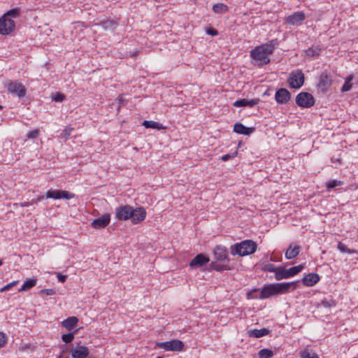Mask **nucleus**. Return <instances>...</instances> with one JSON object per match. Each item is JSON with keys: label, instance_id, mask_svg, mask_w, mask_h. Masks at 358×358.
Segmentation results:
<instances>
[{"label": "nucleus", "instance_id": "c756f323", "mask_svg": "<svg viewBox=\"0 0 358 358\" xmlns=\"http://www.w3.org/2000/svg\"><path fill=\"white\" fill-rule=\"evenodd\" d=\"M20 8H14L8 11H7L5 14H3V17L6 18H17L20 17Z\"/></svg>", "mask_w": 358, "mask_h": 358}, {"label": "nucleus", "instance_id": "37998d69", "mask_svg": "<svg viewBox=\"0 0 358 358\" xmlns=\"http://www.w3.org/2000/svg\"><path fill=\"white\" fill-rule=\"evenodd\" d=\"M169 345H170V341H166V342H162V343H157V345L159 348L164 349L166 351H170L171 346Z\"/></svg>", "mask_w": 358, "mask_h": 358}, {"label": "nucleus", "instance_id": "423d86ee", "mask_svg": "<svg viewBox=\"0 0 358 358\" xmlns=\"http://www.w3.org/2000/svg\"><path fill=\"white\" fill-rule=\"evenodd\" d=\"M313 96L306 92H302L296 96V103L301 108H308L315 104Z\"/></svg>", "mask_w": 358, "mask_h": 358}, {"label": "nucleus", "instance_id": "dca6fc26", "mask_svg": "<svg viewBox=\"0 0 358 358\" xmlns=\"http://www.w3.org/2000/svg\"><path fill=\"white\" fill-rule=\"evenodd\" d=\"M210 261L209 258L203 254L197 255L189 263L192 268H198L202 266Z\"/></svg>", "mask_w": 358, "mask_h": 358}, {"label": "nucleus", "instance_id": "39448f33", "mask_svg": "<svg viewBox=\"0 0 358 358\" xmlns=\"http://www.w3.org/2000/svg\"><path fill=\"white\" fill-rule=\"evenodd\" d=\"M304 74L300 69L292 71L289 76L287 83L291 88L299 89L304 83Z\"/></svg>", "mask_w": 358, "mask_h": 358}, {"label": "nucleus", "instance_id": "9b49d317", "mask_svg": "<svg viewBox=\"0 0 358 358\" xmlns=\"http://www.w3.org/2000/svg\"><path fill=\"white\" fill-rule=\"evenodd\" d=\"M332 84L331 78L327 72L320 74L317 87L322 92L326 93Z\"/></svg>", "mask_w": 358, "mask_h": 358}, {"label": "nucleus", "instance_id": "ea45409f", "mask_svg": "<svg viewBox=\"0 0 358 358\" xmlns=\"http://www.w3.org/2000/svg\"><path fill=\"white\" fill-rule=\"evenodd\" d=\"M73 338H74L73 333L63 334L62 336V341L66 343H71L73 340Z\"/></svg>", "mask_w": 358, "mask_h": 358}, {"label": "nucleus", "instance_id": "f03ea898", "mask_svg": "<svg viewBox=\"0 0 358 358\" xmlns=\"http://www.w3.org/2000/svg\"><path fill=\"white\" fill-rule=\"evenodd\" d=\"M146 211L143 207L134 208L129 205L121 206L115 209V218L117 220H130L134 224L145 220Z\"/></svg>", "mask_w": 358, "mask_h": 358}, {"label": "nucleus", "instance_id": "49530a36", "mask_svg": "<svg viewBox=\"0 0 358 358\" xmlns=\"http://www.w3.org/2000/svg\"><path fill=\"white\" fill-rule=\"evenodd\" d=\"M56 275H57L58 280L61 282H64L67 278L66 275H63L60 273H57Z\"/></svg>", "mask_w": 358, "mask_h": 358}, {"label": "nucleus", "instance_id": "a211bd4d", "mask_svg": "<svg viewBox=\"0 0 358 358\" xmlns=\"http://www.w3.org/2000/svg\"><path fill=\"white\" fill-rule=\"evenodd\" d=\"M254 131V127H247L240 122H237L234 125V131L239 134L250 135Z\"/></svg>", "mask_w": 358, "mask_h": 358}, {"label": "nucleus", "instance_id": "13d9d810", "mask_svg": "<svg viewBox=\"0 0 358 358\" xmlns=\"http://www.w3.org/2000/svg\"><path fill=\"white\" fill-rule=\"evenodd\" d=\"M3 109V106L0 105V110Z\"/></svg>", "mask_w": 358, "mask_h": 358}, {"label": "nucleus", "instance_id": "72a5a7b5", "mask_svg": "<svg viewBox=\"0 0 358 358\" xmlns=\"http://www.w3.org/2000/svg\"><path fill=\"white\" fill-rule=\"evenodd\" d=\"M303 266L301 264L299 266H293L289 269H287L289 278L292 276H294L295 275L301 272L303 270Z\"/></svg>", "mask_w": 358, "mask_h": 358}, {"label": "nucleus", "instance_id": "2f4dec72", "mask_svg": "<svg viewBox=\"0 0 358 358\" xmlns=\"http://www.w3.org/2000/svg\"><path fill=\"white\" fill-rule=\"evenodd\" d=\"M273 355V350L266 348L262 349L258 352L259 358H271Z\"/></svg>", "mask_w": 358, "mask_h": 358}, {"label": "nucleus", "instance_id": "412c9836", "mask_svg": "<svg viewBox=\"0 0 358 358\" xmlns=\"http://www.w3.org/2000/svg\"><path fill=\"white\" fill-rule=\"evenodd\" d=\"M78 322V317L75 316L69 317L62 322V327H65L68 331L73 329Z\"/></svg>", "mask_w": 358, "mask_h": 358}, {"label": "nucleus", "instance_id": "f3484780", "mask_svg": "<svg viewBox=\"0 0 358 358\" xmlns=\"http://www.w3.org/2000/svg\"><path fill=\"white\" fill-rule=\"evenodd\" d=\"M320 279L318 274L315 273H310L303 278L302 282L305 286L313 287L319 282Z\"/></svg>", "mask_w": 358, "mask_h": 358}, {"label": "nucleus", "instance_id": "cd10ccee", "mask_svg": "<svg viewBox=\"0 0 358 358\" xmlns=\"http://www.w3.org/2000/svg\"><path fill=\"white\" fill-rule=\"evenodd\" d=\"M169 345L171 346L170 351L180 352V351H182L184 348V344L180 340L170 341Z\"/></svg>", "mask_w": 358, "mask_h": 358}, {"label": "nucleus", "instance_id": "09e8293b", "mask_svg": "<svg viewBox=\"0 0 358 358\" xmlns=\"http://www.w3.org/2000/svg\"><path fill=\"white\" fill-rule=\"evenodd\" d=\"M18 282H19V280H15V281H13L7 284L6 285H5L6 289H8V290L10 289L12 287H13L14 286L17 285Z\"/></svg>", "mask_w": 358, "mask_h": 358}, {"label": "nucleus", "instance_id": "864d4df0", "mask_svg": "<svg viewBox=\"0 0 358 358\" xmlns=\"http://www.w3.org/2000/svg\"><path fill=\"white\" fill-rule=\"evenodd\" d=\"M32 203H31V202H28V201H27V202L22 203L20 205H21V206H22V207H27V206H30V205H31V204H32Z\"/></svg>", "mask_w": 358, "mask_h": 358}, {"label": "nucleus", "instance_id": "bf43d9fd", "mask_svg": "<svg viewBox=\"0 0 358 358\" xmlns=\"http://www.w3.org/2000/svg\"><path fill=\"white\" fill-rule=\"evenodd\" d=\"M58 358H66V357H64L60 356V357H59Z\"/></svg>", "mask_w": 358, "mask_h": 358}, {"label": "nucleus", "instance_id": "b1692460", "mask_svg": "<svg viewBox=\"0 0 358 358\" xmlns=\"http://www.w3.org/2000/svg\"><path fill=\"white\" fill-rule=\"evenodd\" d=\"M269 333V330L266 328L261 329H255L249 331V336L253 338H260L267 335Z\"/></svg>", "mask_w": 358, "mask_h": 358}, {"label": "nucleus", "instance_id": "4c0bfd02", "mask_svg": "<svg viewBox=\"0 0 358 358\" xmlns=\"http://www.w3.org/2000/svg\"><path fill=\"white\" fill-rule=\"evenodd\" d=\"M301 358H319L317 354L304 350L301 353Z\"/></svg>", "mask_w": 358, "mask_h": 358}, {"label": "nucleus", "instance_id": "2eb2a0df", "mask_svg": "<svg viewBox=\"0 0 358 358\" xmlns=\"http://www.w3.org/2000/svg\"><path fill=\"white\" fill-rule=\"evenodd\" d=\"M305 18L306 16L303 12H295L286 18V22L289 24L296 25L300 24Z\"/></svg>", "mask_w": 358, "mask_h": 358}, {"label": "nucleus", "instance_id": "4be33fe9", "mask_svg": "<svg viewBox=\"0 0 358 358\" xmlns=\"http://www.w3.org/2000/svg\"><path fill=\"white\" fill-rule=\"evenodd\" d=\"M209 268L211 270H215L216 271H222L224 270H229L230 266L229 264L223 263V264H217L215 262H212L209 264Z\"/></svg>", "mask_w": 358, "mask_h": 358}, {"label": "nucleus", "instance_id": "603ef678", "mask_svg": "<svg viewBox=\"0 0 358 358\" xmlns=\"http://www.w3.org/2000/svg\"><path fill=\"white\" fill-rule=\"evenodd\" d=\"M114 24L112 21H107L103 23V26L105 28H109L110 26H113Z\"/></svg>", "mask_w": 358, "mask_h": 358}, {"label": "nucleus", "instance_id": "f704fd0d", "mask_svg": "<svg viewBox=\"0 0 358 358\" xmlns=\"http://www.w3.org/2000/svg\"><path fill=\"white\" fill-rule=\"evenodd\" d=\"M337 248L341 252L348 253V254H353L356 253V251L354 250L349 249L344 243L339 242L337 245Z\"/></svg>", "mask_w": 358, "mask_h": 358}, {"label": "nucleus", "instance_id": "c9c22d12", "mask_svg": "<svg viewBox=\"0 0 358 358\" xmlns=\"http://www.w3.org/2000/svg\"><path fill=\"white\" fill-rule=\"evenodd\" d=\"M262 271H267V272H273L275 274L276 273L278 267H275L274 264H266L262 267Z\"/></svg>", "mask_w": 358, "mask_h": 358}, {"label": "nucleus", "instance_id": "c85d7f7f", "mask_svg": "<svg viewBox=\"0 0 358 358\" xmlns=\"http://www.w3.org/2000/svg\"><path fill=\"white\" fill-rule=\"evenodd\" d=\"M213 10L217 14H222L228 11V6L222 3L213 5Z\"/></svg>", "mask_w": 358, "mask_h": 358}, {"label": "nucleus", "instance_id": "58836bf2", "mask_svg": "<svg viewBox=\"0 0 358 358\" xmlns=\"http://www.w3.org/2000/svg\"><path fill=\"white\" fill-rule=\"evenodd\" d=\"M248 299H259V293L258 289H254L247 293Z\"/></svg>", "mask_w": 358, "mask_h": 358}, {"label": "nucleus", "instance_id": "6ab92c4d", "mask_svg": "<svg viewBox=\"0 0 358 358\" xmlns=\"http://www.w3.org/2000/svg\"><path fill=\"white\" fill-rule=\"evenodd\" d=\"M259 99H251V100L242 99L236 101L234 103V106L236 107L248 106V107L252 108V107L255 106V105H257L259 103Z\"/></svg>", "mask_w": 358, "mask_h": 358}, {"label": "nucleus", "instance_id": "4d7b16f0", "mask_svg": "<svg viewBox=\"0 0 358 358\" xmlns=\"http://www.w3.org/2000/svg\"><path fill=\"white\" fill-rule=\"evenodd\" d=\"M3 264V260L0 259V266Z\"/></svg>", "mask_w": 358, "mask_h": 358}, {"label": "nucleus", "instance_id": "bb28decb", "mask_svg": "<svg viewBox=\"0 0 358 358\" xmlns=\"http://www.w3.org/2000/svg\"><path fill=\"white\" fill-rule=\"evenodd\" d=\"M143 125L145 128L156 129L157 130L164 129V127L162 124L152 120H144L143 122Z\"/></svg>", "mask_w": 358, "mask_h": 358}, {"label": "nucleus", "instance_id": "4468645a", "mask_svg": "<svg viewBox=\"0 0 358 358\" xmlns=\"http://www.w3.org/2000/svg\"><path fill=\"white\" fill-rule=\"evenodd\" d=\"M291 99L290 92L285 88H280L275 94V99L278 103L286 104Z\"/></svg>", "mask_w": 358, "mask_h": 358}, {"label": "nucleus", "instance_id": "de8ad7c7", "mask_svg": "<svg viewBox=\"0 0 358 358\" xmlns=\"http://www.w3.org/2000/svg\"><path fill=\"white\" fill-rule=\"evenodd\" d=\"M237 154L236 152H235L234 153H233L232 155H229V154H227V155H224L222 157V160L223 162H227L228 161L229 159H231V157H233L234 156H235Z\"/></svg>", "mask_w": 358, "mask_h": 358}, {"label": "nucleus", "instance_id": "79ce46f5", "mask_svg": "<svg viewBox=\"0 0 358 358\" xmlns=\"http://www.w3.org/2000/svg\"><path fill=\"white\" fill-rule=\"evenodd\" d=\"M56 292L53 289H44L39 292V294L43 296L45 294L47 296H52L55 294Z\"/></svg>", "mask_w": 358, "mask_h": 358}, {"label": "nucleus", "instance_id": "6e6552de", "mask_svg": "<svg viewBox=\"0 0 358 358\" xmlns=\"http://www.w3.org/2000/svg\"><path fill=\"white\" fill-rule=\"evenodd\" d=\"M75 196V194L65 191V190H59V189H49L45 193V197L47 199H71Z\"/></svg>", "mask_w": 358, "mask_h": 358}, {"label": "nucleus", "instance_id": "e433bc0d", "mask_svg": "<svg viewBox=\"0 0 358 358\" xmlns=\"http://www.w3.org/2000/svg\"><path fill=\"white\" fill-rule=\"evenodd\" d=\"M343 182L340 180H332L327 182L326 187L327 189H332L337 186L341 185Z\"/></svg>", "mask_w": 358, "mask_h": 358}, {"label": "nucleus", "instance_id": "f8f14e48", "mask_svg": "<svg viewBox=\"0 0 358 358\" xmlns=\"http://www.w3.org/2000/svg\"><path fill=\"white\" fill-rule=\"evenodd\" d=\"M213 254L217 261L229 264L230 260L227 256V249L224 246L216 245L213 250Z\"/></svg>", "mask_w": 358, "mask_h": 358}, {"label": "nucleus", "instance_id": "7ed1b4c3", "mask_svg": "<svg viewBox=\"0 0 358 358\" xmlns=\"http://www.w3.org/2000/svg\"><path fill=\"white\" fill-rule=\"evenodd\" d=\"M297 283L298 281H294L266 285L259 292V299H264L271 296L288 293L290 290H294L296 288Z\"/></svg>", "mask_w": 358, "mask_h": 358}, {"label": "nucleus", "instance_id": "393cba45", "mask_svg": "<svg viewBox=\"0 0 358 358\" xmlns=\"http://www.w3.org/2000/svg\"><path fill=\"white\" fill-rule=\"evenodd\" d=\"M37 280L36 279H28L25 280L22 285V286L18 289V292L27 291L34 287L36 285Z\"/></svg>", "mask_w": 358, "mask_h": 358}, {"label": "nucleus", "instance_id": "8fccbe9b", "mask_svg": "<svg viewBox=\"0 0 358 358\" xmlns=\"http://www.w3.org/2000/svg\"><path fill=\"white\" fill-rule=\"evenodd\" d=\"M207 33L211 36H216L217 35L218 32L216 29H210L207 31Z\"/></svg>", "mask_w": 358, "mask_h": 358}, {"label": "nucleus", "instance_id": "0eeeda50", "mask_svg": "<svg viewBox=\"0 0 358 358\" xmlns=\"http://www.w3.org/2000/svg\"><path fill=\"white\" fill-rule=\"evenodd\" d=\"M6 87L9 93L15 95L19 99L24 97L27 94L25 87L17 81H8L6 84Z\"/></svg>", "mask_w": 358, "mask_h": 358}, {"label": "nucleus", "instance_id": "5701e85b", "mask_svg": "<svg viewBox=\"0 0 358 358\" xmlns=\"http://www.w3.org/2000/svg\"><path fill=\"white\" fill-rule=\"evenodd\" d=\"M322 49L320 45H313L308 48L306 51V55L310 57H315L318 56L321 52Z\"/></svg>", "mask_w": 358, "mask_h": 358}, {"label": "nucleus", "instance_id": "5fc2aeb1", "mask_svg": "<svg viewBox=\"0 0 358 358\" xmlns=\"http://www.w3.org/2000/svg\"><path fill=\"white\" fill-rule=\"evenodd\" d=\"M5 291H8V289H6V286H3V287H1L0 289V292H5Z\"/></svg>", "mask_w": 358, "mask_h": 358}, {"label": "nucleus", "instance_id": "7c9ffc66", "mask_svg": "<svg viewBox=\"0 0 358 358\" xmlns=\"http://www.w3.org/2000/svg\"><path fill=\"white\" fill-rule=\"evenodd\" d=\"M352 79H353L352 75H350L346 78L345 81L341 87L342 92H348L352 89V85L351 83V81L352 80Z\"/></svg>", "mask_w": 358, "mask_h": 358}, {"label": "nucleus", "instance_id": "a18cd8bd", "mask_svg": "<svg viewBox=\"0 0 358 358\" xmlns=\"http://www.w3.org/2000/svg\"><path fill=\"white\" fill-rule=\"evenodd\" d=\"M65 98V96L59 92H57L55 94V95L53 96V100L57 102L62 101Z\"/></svg>", "mask_w": 358, "mask_h": 358}, {"label": "nucleus", "instance_id": "3c124183", "mask_svg": "<svg viewBox=\"0 0 358 358\" xmlns=\"http://www.w3.org/2000/svg\"><path fill=\"white\" fill-rule=\"evenodd\" d=\"M44 199V196H39L36 199H33L31 203H36L38 202L41 201Z\"/></svg>", "mask_w": 358, "mask_h": 358}, {"label": "nucleus", "instance_id": "20e7f679", "mask_svg": "<svg viewBox=\"0 0 358 358\" xmlns=\"http://www.w3.org/2000/svg\"><path fill=\"white\" fill-rule=\"evenodd\" d=\"M257 245L252 240H245L241 243L231 245L230 252L232 255L243 257L253 254L257 250Z\"/></svg>", "mask_w": 358, "mask_h": 358}, {"label": "nucleus", "instance_id": "473e14b6", "mask_svg": "<svg viewBox=\"0 0 358 358\" xmlns=\"http://www.w3.org/2000/svg\"><path fill=\"white\" fill-rule=\"evenodd\" d=\"M73 131L74 129L73 127H67L61 132L59 138L65 140L69 139L71 136Z\"/></svg>", "mask_w": 358, "mask_h": 358}, {"label": "nucleus", "instance_id": "a19ab883", "mask_svg": "<svg viewBox=\"0 0 358 358\" xmlns=\"http://www.w3.org/2000/svg\"><path fill=\"white\" fill-rule=\"evenodd\" d=\"M39 134H40L39 129H34V130L28 132L27 134V137L28 138L35 139V138H38Z\"/></svg>", "mask_w": 358, "mask_h": 358}, {"label": "nucleus", "instance_id": "9d476101", "mask_svg": "<svg viewBox=\"0 0 358 358\" xmlns=\"http://www.w3.org/2000/svg\"><path fill=\"white\" fill-rule=\"evenodd\" d=\"M69 354L72 358H87L90 354L88 348L77 344L69 350Z\"/></svg>", "mask_w": 358, "mask_h": 358}, {"label": "nucleus", "instance_id": "f257e3e1", "mask_svg": "<svg viewBox=\"0 0 358 358\" xmlns=\"http://www.w3.org/2000/svg\"><path fill=\"white\" fill-rule=\"evenodd\" d=\"M276 43L275 40L262 44L255 47L250 51V56L254 64L258 66H263L270 63V55H271L275 48Z\"/></svg>", "mask_w": 358, "mask_h": 358}, {"label": "nucleus", "instance_id": "1a4fd4ad", "mask_svg": "<svg viewBox=\"0 0 358 358\" xmlns=\"http://www.w3.org/2000/svg\"><path fill=\"white\" fill-rule=\"evenodd\" d=\"M15 28V22L10 18H6L2 16L0 18V34L8 35L14 31Z\"/></svg>", "mask_w": 358, "mask_h": 358}, {"label": "nucleus", "instance_id": "6e6d98bb", "mask_svg": "<svg viewBox=\"0 0 358 358\" xmlns=\"http://www.w3.org/2000/svg\"><path fill=\"white\" fill-rule=\"evenodd\" d=\"M271 261H272V262H277V260L274 257H271Z\"/></svg>", "mask_w": 358, "mask_h": 358}, {"label": "nucleus", "instance_id": "052dcab7", "mask_svg": "<svg viewBox=\"0 0 358 358\" xmlns=\"http://www.w3.org/2000/svg\"><path fill=\"white\" fill-rule=\"evenodd\" d=\"M157 358H163V357H157Z\"/></svg>", "mask_w": 358, "mask_h": 358}, {"label": "nucleus", "instance_id": "ddd939ff", "mask_svg": "<svg viewBox=\"0 0 358 358\" xmlns=\"http://www.w3.org/2000/svg\"><path fill=\"white\" fill-rule=\"evenodd\" d=\"M110 222V215L109 213H106L103 215L101 217L94 219L91 223V226L92 228L95 229H100L105 228L106 226H108Z\"/></svg>", "mask_w": 358, "mask_h": 358}, {"label": "nucleus", "instance_id": "a878e982", "mask_svg": "<svg viewBox=\"0 0 358 358\" xmlns=\"http://www.w3.org/2000/svg\"><path fill=\"white\" fill-rule=\"evenodd\" d=\"M287 278H289L287 269H285L282 266H278L275 275V279L276 280H281L282 279Z\"/></svg>", "mask_w": 358, "mask_h": 358}, {"label": "nucleus", "instance_id": "aec40b11", "mask_svg": "<svg viewBox=\"0 0 358 358\" xmlns=\"http://www.w3.org/2000/svg\"><path fill=\"white\" fill-rule=\"evenodd\" d=\"M301 247L298 245L293 246V244H290L285 252V258L287 259H292L297 257L300 252Z\"/></svg>", "mask_w": 358, "mask_h": 358}, {"label": "nucleus", "instance_id": "c03bdc74", "mask_svg": "<svg viewBox=\"0 0 358 358\" xmlns=\"http://www.w3.org/2000/svg\"><path fill=\"white\" fill-rule=\"evenodd\" d=\"M7 343V337L3 333L0 331V348L5 346V345Z\"/></svg>", "mask_w": 358, "mask_h": 358}, {"label": "nucleus", "instance_id": "680f3d73", "mask_svg": "<svg viewBox=\"0 0 358 358\" xmlns=\"http://www.w3.org/2000/svg\"><path fill=\"white\" fill-rule=\"evenodd\" d=\"M357 290H358V287H357Z\"/></svg>", "mask_w": 358, "mask_h": 358}]
</instances>
